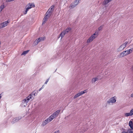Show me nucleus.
I'll return each instance as SVG.
<instances>
[{
    "label": "nucleus",
    "instance_id": "f257e3e1",
    "mask_svg": "<svg viewBox=\"0 0 133 133\" xmlns=\"http://www.w3.org/2000/svg\"><path fill=\"white\" fill-rule=\"evenodd\" d=\"M33 94L29 95L27 97L22 101L21 106L22 107H24L26 106L30 99L32 98Z\"/></svg>",
    "mask_w": 133,
    "mask_h": 133
},
{
    "label": "nucleus",
    "instance_id": "f03ea898",
    "mask_svg": "<svg viewBox=\"0 0 133 133\" xmlns=\"http://www.w3.org/2000/svg\"><path fill=\"white\" fill-rule=\"evenodd\" d=\"M98 32L96 31L88 39L87 43H89L91 42L96 37L98 36Z\"/></svg>",
    "mask_w": 133,
    "mask_h": 133
},
{
    "label": "nucleus",
    "instance_id": "7ed1b4c3",
    "mask_svg": "<svg viewBox=\"0 0 133 133\" xmlns=\"http://www.w3.org/2000/svg\"><path fill=\"white\" fill-rule=\"evenodd\" d=\"M128 43V42L126 41L124 43L122 44L117 49V51L118 52H119L122 51L125 48Z\"/></svg>",
    "mask_w": 133,
    "mask_h": 133
},
{
    "label": "nucleus",
    "instance_id": "20e7f679",
    "mask_svg": "<svg viewBox=\"0 0 133 133\" xmlns=\"http://www.w3.org/2000/svg\"><path fill=\"white\" fill-rule=\"evenodd\" d=\"M71 29L70 27H69L67 28L65 30H64L62 31L59 37H61V38H62L64 35L67 34L69 31H70Z\"/></svg>",
    "mask_w": 133,
    "mask_h": 133
},
{
    "label": "nucleus",
    "instance_id": "39448f33",
    "mask_svg": "<svg viewBox=\"0 0 133 133\" xmlns=\"http://www.w3.org/2000/svg\"><path fill=\"white\" fill-rule=\"evenodd\" d=\"M60 111V110H58L54 112L49 117L52 120L54 118L57 117Z\"/></svg>",
    "mask_w": 133,
    "mask_h": 133
},
{
    "label": "nucleus",
    "instance_id": "423d86ee",
    "mask_svg": "<svg viewBox=\"0 0 133 133\" xmlns=\"http://www.w3.org/2000/svg\"><path fill=\"white\" fill-rule=\"evenodd\" d=\"M9 21H7L0 24V29L3 28L8 25Z\"/></svg>",
    "mask_w": 133,
    "mask_h": 133
},
{
    "label": "nucleus",
    "instance_id": "0eeeda50",
    "mask_svg": "<svg viewBox=\"0 0 133 133\" xmlns=\"http://www.w3.org/2000/svg\"><path fill=\"white\" fill-rule=\"evenodd\" d=\"M116 98H117L116 96L112 97L109 101H107V103L108 104H110V103H115L116 101Z\"/></svg>",
    "mask_w": 133,
    "mask_h": 133
},
{
    "label": "nucleus",
    "instance_id": "6e6552de",
    "mask_svg": "<svg viewBox=\"0 0 133 133\" xmlns=\"http://www.w3.org/2000/svg\"><path fill=\"white\" fill-rule=\"evenodd\" d=\"M54 7V6L52 5L51 6L50 8L49 9L48 11L46 12V14L48 13V15H49V16H50L51 15L53 11Z\"/></svg>",
    "mask_w": 133,
    "mask_h": 133
},
{
    "label": "nucleus",
    "instance_id": "1a4fd4ad",
    "mask_svg": "<svg viewBox=\"0 0 133 133\" xmlns=\"http://www.w3.org/2000/svg\"><path fill=\"white\" fill-rule=\"evenodd\" d=\"M35 5L34 3H29L25 6L26 9L29 10L32 7H35Z\"/></svg>",
    "mask_w": 133,
    "mask_h": 133
},
{
    "label": "nucleus",
    "instance_id": "9d476101",
    "mask_svg": "<svg viewBox=\"0 0 133 133\" xmlns=\"http://www.w3.org/2000/svg\"><path fill=\"white\" fill-rule=\"evenodd\" d=\"M52 120L49 117L46 119L44 121L42 124V126H44L47 123L51 122Z\"/></svg>",
    "mask_w": 133,
    "mask_h": 133
},
{
    "label": "nucleus",
    "instance_id": "9b49d317",
    "mask_svg": "<svg viewBox=\"0 0 133 133\" xmlns=\"http://www.w3.org/2000/svg\"><path fill=\"white\" fill-rule=\"evenodd\" d=\"M44 40V37H41L38 39H36L35 42V45H37L39 42L42 41H43Z\"/></svg>",
    "mask_w": 133,
    "mask_h": 133
},
{
    "label": "nucleus",
    "instance_id": "f8f14e48",
    "mask_svg": "<svg viewBox=\"0 0 133 133\" xmlns=\"http://www.w3.org/2000/svg\"><path fill=\"white\" fill-rule=\"evenodd\" d=\"M133 50V48H132L129 50H127L126 51H123V52H126L125 53L124 52L126 55V56L128 55L130 53H131Z\"/></svg>",
    "mask_w": 133,
    "mask_h": 133
},
{
    "label": "nucleus",
    "instance_id": "ddd939ff",
    "mask_svg": "<svg viewBox=\"0 0 133 133\" xmlns=\"http://www.w3.org/2000/svg\"><path fill=\"white\" fill-rule=\"evenodd\" d=\"M132 121H133V119H131L129 123V125L131 129H133V123Z\"/></svg>",
    "mask_w": 133,
    "mask_h": 133
},
{
    "label": "nucleus",
    "instance_id": "4468645a",
    "mask_svg": "<svg viewBox=\"0 0 133 133\" xmlns=\"http://www.w3.org/2000/svg\"><path fill=\"white\" fill-rule=\"evenodd\" d=\"M20 119L19 118H16L13 119L12 122V124L14 123L19 120Z\"/></svg>",
    "mask_w": 133,
    "mask_h": 133
},
{
    "label": "nucleus",
    "instance_id": "2eb2a0df",
    "mask_svg": "<svg viewBox=\"0 0 133 133\" xmlns=\"http://www.w3.org/2000/svg\"><path fill=\"white\" fill-rule=\"evenodd\" d=\"M111 1L110 0H104L103 2V4L104 5H106Z\"/></svg>",
    "mask_w": 133,
    "mask_h": 133
},
{
    "label": "nucleus",
    "instance_id": "dca6fc26",
    "mask_svg": "<svg viewBox=\"0 0 133 133\" xmlns=\"http://www.w3.org/2000/svg\"><path fill=\"white\" fill-rule=\"evenodd\" d=\"M81 95V93L79 92L78 93L75 95L74 96V99H75L77 97H79Z\"/></svg>",
    "mask_w": 133,
    "mask_h": 133
},
{
    "label": "nucleus",
    "instance_id": "f3484780",
    "mask_svg": "<svg viewBox=\"0 0 133 133\" xmlns=\"http://www.w3.org/2000/svg\"><path fill=\"white\" fill-rule=\"evenodd\" d=\"M77 5V4H75L74 2L72 3L70 6L72 8H73Z\"/></svg>",
    "mask_w": 133,
    "mask_h": 133
},
{
    "label": "nucleus",
    "instance_id": "a211bd4d",
    "mask_svg": "<svg viewBox=\"0 0 133 133\" xmlns=\"http://www.w3.org/2000/svg\"><path fill=\"white\" fill-rule=\"evenodd\" d=\"M126 52H123V51L122 52H121L119 55V56L120 57H123L124 56H126V55L125 54V53H125Z\"/></svg>",
    "mask_w": 133,
    "mask_h": 133
},
{
    "label": "nucleus",
    "instance_id": "6ab92c4d",
    "mask_svg": "<svg viewBox=\"0 0 133 133\" xmlns=\"http://www.w3.org/2000/svg\"><path fill=\"white\" fill-rule=\"evenodd\" d=\"M98 79V78L97 77H95L93 78L92 79L91 82L92 83H95L97 80Z\"/></svg>",
    "mask_w": 133,
    "mask_h": 133
},
{
    "label": "nucleus",
    "instance_id": "aec40b11",
    "mask_svg": "<svg viewBox=\"0 0 133 133\" xmlns=\"http://www.w3.org/2000/svg\"><path fill=\"white\" fill-rule=\"evenodd\" d=\"M126 133H133V129H129L126 132Z\"/></svg>",
    "mask_w": 133,
    "mask_h": 133
},
{
    "label": "nucleus",
    "instance_id": "412c9836",
    "mask_svg": "<svg viewBox=\"0 0 133 133\" xmlns=\"http://www.w3.org/2000/svg\"><path fill=\"white\" fill-rule=\"evenodd\" d=\"M87 90H84V91H81L79 92L81 93V95L87 93Z\"/></svg>",
    "mask_w": 133,
    "mask_h": 133
},
{
    "label": "nucleus",
    "instance_id": "4be33fe9",
    "mask_svg": "<svg viewBox=\"0 0 133 133\" xmlns=\"http://www.w3.org/2000/svg\"><path fill=\"white\" fill-rule=\"evenodd\" d=\"M29 50H26L25 51H24L23 53L21 54V55H25L26 54H27L29 51Z\"/></svg>",
    "mask_w": 133,
    "mask_h": 133
},
{
    "label": "nucleus",
    "instance_id": "5701e85b",
    "mask_svg": "<svg viewBox=\"0 0 133 133\" xmlns=\"http://www.w3.org/2000/svg\"><path fill=\"white\" fill-rule=\"evenodd\" d=\"M124 115L126 117H128L129 116H131L130 112L125 113H124Z\"/></svg>",
    "mask_w": 133,
    "mask_h": 133
},
{
    "label": "nucleus",
    "instance_id": "b1692460",
    "mask_svg": "<svg viewBox=\"0 0 133 133\" xmlns=\"http://www.w3.org/2000/svg\"><path fill=\"white\" fill-rule=\"evenodd\" d=\"M47 13L46 14H47V15L45 16L44 18H43V20H45V21H47V18H48V16L49 17L50 16H49V15H48Z\"/></svg>",
    "mask_w": 133,
    "mask_h": 133
},
{
    "label": "nucleus",
    "instance_id": "393cba45",
    "mask_svg": "<svg viewBox=\"0 0 133 133\" xmlns=\"http://www.w3.org/2000/svg\"><path fill=\"white\" fill-rule=\"evenodd\" d=\"M4 5H2L0 6V11H1L2 9H3L4 8Z\"/></svg>",
    "mask_w": 133,
    "mask_h": 133
},
{
    "label": "nucleus",
    "instance_id": "a878e982",
    "mask_svg": "<svg viewBox=\"0 0 133 133\" xmlns=\"http://www.w3.org/2000/svg\"><path fill=\"white\" fill-rule=\"evenodd\" d=\"M103 27V25H101L98 28V30L100 31L102 30Z\"/></svg>",
    "mask_w": 133,
    "mask_h": 133
},
{
    "label": "nucleus",
    "instance_id": "bb28decb",
    "mask_svg": "<svg viewBox=\"0 0 133 133\" xmlns=\"http://www.w3.org/2000/svg\"><path fill=\"white\" fill-rule=\"evenodd\" d=\"M81 0H76L74 2V3H75V4H77V5L78 4V3H79V1H80Z\"/></svg>",
    "mask_w": 133,
    "mask_h": 133
},
{
    "label": "nucleus",
    "instance_id": "cd10ccee",
    "mask_svg": "<svg viewBox=\"0 0 133 133\" xmlns=\"http://www.w3.org/2000/svg\"><path fill=\"white\" fill-rule=\"evenodd\" d=\"M130 113L131 116L133 115V109L131 110Z\"/></svg>",
    "mask_w": 133,
    "mask_h": 133
},
{
    "label": "nucleus",
    "instance_id": "c85d7f7f",
    "mask_svg": "<svg viewBox=\"0 0 133 133\" xmlns=\"http://www.w3.org/2000/svg\"><path fill=\"white\" fill-rule=\"evenodd\" d=\"M49 78H48L47 79L46 81H45V82L44 84H46L48 83V82L49 81Z\"/></svg>",
    "mask_w": 133,
    "mask_h": 133
},
{
    "label": "nucleus",
    "instance_id": "c756f323",
    "mask_svg": "<svg viewBox=\"0 0 133 133\" xmlns=\"http://www.w3.org/2000/svg\"><path fill=\"white\" fill-rule=\"evenodd\" d=\"M28 10H27V9H26L25 11L24 12V14H26L27 12L28 11Z\"/></svg>",
    "mask_w": 133,
    "mask_h": 133
},
{
    "label": "nucleus",
    "instance_id": "7c9ffc66",
    "mask_svg": "<svg viewBox=\"0 0 133 133\" xmlns=\"http://www.w3.org/2000/svg\"><path fill=\"white\" fill-rule=\"evenodd\" d=\"M14 0H6V2H10L12 1H14Z\"/></svg>",
    "mask_w": 133,
    "mask_h": 133
},
{
    "label": "nucleus",
    "instance_id": "2f4dec72",
    "mask_svg": "<svg viewBox=\"0 0 133 133\" xmlns=\"http://www.w3.org/2000/svg\"><path fill=\"white\" fill-rule=\"evenodd\" d=\"M59 130H58L57 131H56L54 132L53 133H59Z\"/></svg>",
    "mask_w": 133,
    "mask_h": 133
},
{
    "label": "nucleus",
    "instance_id": "473e14b6",
    "mask_svg": "<svg viewBox=\"0 0 133 133\" xmlns=\"http://www.w3.org/2000/svg\"><path fill=\"white\" fill-rule=\"evenodd\" d=\"M46 21H45V20H43V22L42 23V24H44Z\"/></svg>",
    "mask_w": 133,
    "mask_h": 133
},
{
    "label": "nucleus",
    "instance_id": "72a5a7b5",
    "mask_svg": "<svg viewBox=\"0 0 133 133\" xmlns=\"http://www.w3.org/2000/svg\"><path fill=\"white\" fill-rule=\"evenodd\" d=\"M43 86L41 88L39 89V91L42 90V89L43 88Z\"/></svg>",
    "mask_w": 133,
    "mask_h": 133
},
{
    "label": "nucleus",
    "instance_id": "f704fd0d",
    "mask_svg": "<svg viewBox=\"0 0 133 133\" xmlns=\"http://www.w3.org/2000/svg\"><path fill=\"white\" fill-rule=\"evenodd\" d=\"M131 69L132 70H133V65L131 66Z\"/></svg>",
    "mask_w": 133,
    "mask_h": 133
},
{
    "label": "nucleus",
    "instance_id": "c9c22d12",
    "mask_svg": "<svg viewBox=\"0 0 133 133\" xmlns=\"http://www.w3.org/2000/svg\"><path fill=\"white\" fill-rule=\"evenodd\" d=\"M131 97H133V93L131 95Z\"/></svg>",
    "mask_w": 133,
    "mask_h": 133
},
{
    "label": "nucleus",
    "instance_id": "e433bc0d",
    "mask_svg": "<svg viewBox=\"0 0 133 133\" xmlns=\"http://www.w3.org/2000/svg\"><path fill=\"white\" fill-rule=\"evenodd\" d=\"M122 133H126V132L125 131H123L122 132Z\"/></svg>",
    "mask_w": 133,
    "mask_h": 133
},
{
    "label": "nucleus",
    "instance_id": "4c0bfd02",
    "mask_svg": "<svg viewBox=\"0 0 133 133\" xmlns=\"http://www.w3.org/2000/svg\"><path fill=\"white\" fill-rule=\"evenodd\" d=\"M1 94H0V99L1 98L2 96H1Z\"/></svg>",
    "mask_w": 133,
    "mask_h": 133
},
{
    "label": "nucleus",
    "instance_id": "58836bf2",
    "mask_svg": "<svg viewBox=\"0 0 133 133\" xmlns=\"http://www.w3.org/2000/svg\"><path fill=\"white\" fill-rule=\"evenodd\" d=\"M66 117H65V119H66Z\"/></svg>",
    "mask_w": 133,
    "mask_h": 133
},
{
    "label": "nucleus",
    "instance_id": "ea45409f",
    "mask_svg": "<svg viewBox=\"0 0 133 133\" xmlns=\"http://www.w3.org/2000/svg\"><path fill=\"white\" fill-rule=\"evenodd\" d=\"M111 1H112V0H110Z\"/></svg>",
    "mask_w": 133,
    "mask_h": 133
}]
</instances>
